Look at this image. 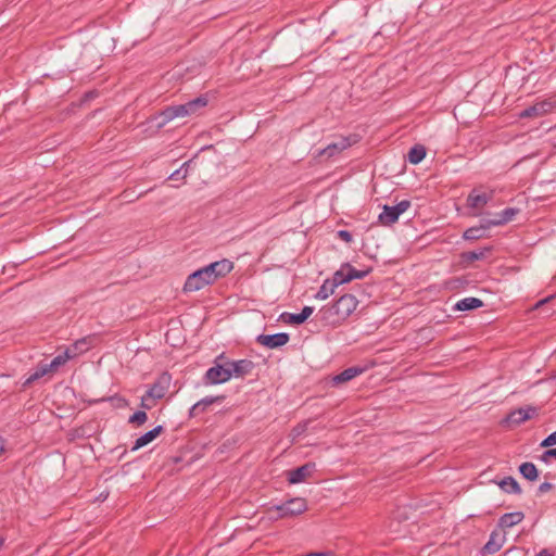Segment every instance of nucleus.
Listing matches in <instances>:
<instances>
[{
    "mask_svg": "<svg viewBox=\"0 0 556 556\" xmlns=\"http://www.w3.org/2000/svg\"><path fill=\"white\" fill-rule=\"evenodd\" d=\"M498 486L506 493L519 494L521 493V489L513 477H506L500 482H497Z\"/></svg>",
    "mask_w": 556,
    "mask_h": 556,
    "instance_id": "24",
    "label": "nucleus"
},
{
    "mask_svg": "<svg viewBox=\"0 0 556 556\" xmlns=\"http://www.w3.org/2000/svg\"><path fill=\"white\" fill-rule=\"evenodd\" d=\"M552 458L556 459V447L546 450L541 456V460L544 463H548Z\"/></svg>",
    "mask_w": 556,
    "mask_h": 556,
    "instance_id": "37",
    "label": "nucleus"
},
{
    "mask_svg": "<svg viewBox=\"0 0 556 556\" xmlns=\"http://www.w3.org/2000/svg\"><path fill=\"white\" fill-rule=\"evenodd\" d=\"M518 213H519L518 208H514V207L505 208L504 211L498 213L502 217V220H498L496 224H507V223L511 222Z\"/></svg>",
    "mask_w": 556,
    "mask_h": 556,
    "instance_id": "31",
    "label": "nucleus"
},
{
    "mask_svg": "<svg viewBox=\"0 0 556 556\" xmlns=\"http://www.w3.org/2000/svg\"><path fill=\"white\" fill-rule=\"evenodd\" d=\"M536 556H555V555L553 553L548 552L547 549H543Z\"/></svg>",
    "mask_w": 556,
    "mask_h": 556,
    "instance_id": "41",
    "label": "nucleus"
},
{
    "mask_svg": "<svg viewBox=\"0 0 556 556\" xmlns=\"http://www.w3.org/2000/svg\"><path fill=\"white\" fill-rule=\"evenodd\" d=\"M504 542H505L504 535H501L496 532H492L490 535V539L486 542V544L484 545L483 549L488 554H495L496 552H498L502 548V546L504 545Z\"/></svg>",
    "mask_w": 556,
    "mask_h": 556,
    "instance_id": "19",
    "label": "nucleus"
},
{
    "mask_svg": "<svg viewBox=\"0 0 556 556\" xmlns=\"http://www.w3.org/2000/svg\"><path fill=\"white\" fill-rule=\"evenodd\" d=\"M523 519V514L520 511L516 513H508L501 517L500 519V526L503 528H511L519 522H521Z\"/></svg>",
    "mask_w": 556,
    "mask_h": 556,
    "instance_id": "23",
    "label": "nucleus"
},
{
    "mask_svg": "<svg viewBox=\"0 0 556 556\" xmlns=\"http://www.w3.org/2000/svg\"><path fill=\"white\" fill-rule=\"evenodd\" d=\"M493 199V191L473 189L467 197L466 204L471 216H480L482 208Z\"/></svg>",
    "mask_w": 556,
    "mask_h": 556,
    "instance_id": "5",
    "label": "nucleus"
},
{
    "mask_svg": "<svg viewBox=\"0 0 556 556\" xmlns=\"http://www.w3.org/2000/svg\"><path fill=\"white\" fill-rule=\"evenodd\" d=\"M315 471V464L307 463L301 467L288 471V481L291 484L304 482Z\"/></svg>",
    "mask_w": 556,
    "mask_h": 556,
    "instance_id": "12",
    "label": "nucleus"
},
{
    "mask_svg": "<svg viewBox=\"0 0 556 556\" xmlns=\"http://www.w3.org/2000/svg\"><path fill=\"white\" fill-rule=\"evenodd\" d=\"M426 156V149L421 144L414 146L408 152V161L412 164L420 163Z\"/></svg>",
    "mask_w": 556,
    "mask_h": 556,
    "instance_id": "26",
    "label": "nucleus"
},
{
    "mask_svg": "<svg viewBox=\"0 0 556 556\" xmlns=\"http://www.w3.org/2000/svg\"><path fill=\"white\" fill-rule=\"evenodd\" d=\"M410 206L408 200H403L396 205H384L382 212L379 214V222L384 226H390L397 222L400 215L405 213Z\"/></svg>",
    "mask_w": 556,
    "mask_h": 556,
    "instance_id": "6",
    "label": "nucleus"
},
{
    "mask_svg": "<svg viewBox=\"0 0 556 556\" xmlns=\"http://www.w3.org/2000/svg\"><path fill=\"white\" fill-rule=\"evenodd\" d=\"M358 301L353 294L342 295L333 305L321 309L324 318L331 324L345 320L357 307Z\"/></svg>",
    "mask_w": 556,
    "mask_h": 556,
    "instance_id": "3",
    "label": "nucleus"
},
{
    "mask_svg": "<svg viewBox=\"0 0 556 556\" xmlns=\"http://www.w3.org/2000/svg\"><path fill=\"white\" fill-rule=\"evenodd\" d=\"M170 380L172 379L168 374H162L141 397V407L144 409H151L157 400L163 399L168 391Z\"/></svg>",
    "mask_w": 556,
    "mask_h": 556,
    "instance_id": "4",
    "label": "nucleus"
},
{
    "mask_svg": "<svg viewBox=\"0 0 556 556\" xmlns=\"http://www.w3.org/2000/svg\"><path fill=\"white\" fill-rule=\"evenodd\" d=\"M207 104V100L203 97L195 98L185 104L172 105L162 111L157 116L152 118L157 128L163 127L177 117H185L195 114L200 109Z\"/></svg>",
    "mask_w": 556,
    "mask_h": 556,
    "instance_id": "2",
    "label": "nucleus"
},
{
    "mask_svg": "<svg viewBox=\"0 0 556 556\" xmlns=\"http://www.w3.org/2000/svg\"><path fill=\"white\" fill-rule=\"evenodd\" d=\"M519 471L526 479L530 481H534L538 478V469L532 463L521 464Z\"/></svg>",
    "mask_w": 556,
    "mask_h": 556,
    "instance_id": "27",
    "label": "nucleus"
},
{
    "mask_svg": "<svg viewBox=\"0 0 556 556\" xmlns=\"http://www.w3.org/2000/svg\"><path fill=\"white\" fill-rule=\"evenodd\" d=\"M224 396H206L200 401H198L189 410L190 417H195L202 413H204L211 405L216 402H222Z\"/></svg>",
    "mask_w": 556,
    "mask_h": 556,
    "instance_id": "15",
    "label": "nucleus"
},
{
    "mask_svg": "<svg viewBox=\"0 0 556 556\" xmlns=\"http://www.w3.org/2000/svg\"><path fill=\"white\" fill-rule=\"evenodd\" d=\"M256 341L268 349H277L286 345L289 342V334L279 332L275 334H260Z\"/></svg>",
    "mask_w": 556,
    "mask_h": 556,
    "instance_id": "11",
    "label": "nucleus"
},
{
    "mask_svg": "<svg viewBox=\"0 0 556 556\" xmlns=\"http://www.w3.org/2000/svg\"><path fill=\"white\" fill-rule=\"evenodd\" d=\"M231 379V374L228 368L227 362L223 364H216L205 372L206 383L218 384L227 382Z\"/></svg>",
    "mask_w": 556,
    "mask_h": 556,
    "instance_id": "9",
    "label": "nucleus"
},
{
    "mask_svg": "<svg viewBox=\"0 0 556 556\" xmlns=\"http://www.w3.org/2000/svg\"><path fill=\"white\" fill-rule=\"evenodd\" d=\"M162 431H163V427L162 426H157V427L153 428L152 430L146 432L144 434L140 435L136 440L132 450H139V448L148 445L154 439H156L161 434Z\"/></svg>",
    "mask_w": 556,
    "mask_h": 556,
    "instance_id": "17",
    "label": "nucleus"
},
{
    "mask_svg": "<svg viewBox=\"0 0 556 556\" xmlns=\"http://www.w3.org/2000/svg\"><path fill=\"white\" fill-rule=\"evenodd\" d=\"M490 249L485 248L479 251H470L464 254L466 261L473 262L481 260L485 256Z\"/></svg>",
    "mask_w": 556,
    "mask_h": 556,
    "instance_id": "32",
    "label": "nucleus"
},
{
    "mask_svg": "<svg viewBox=\"0 0 556 556\" xmlns=\"http://www.w3.org/2000/svg\"><path fill=\"white\" fill-rule=\"evenodd\" d=\"M483 302L478 298H465L456 302L454 305L455 311H471L479 308Z\"/></svg>",
    "mask_w": 556,
    "mask_h": 556,
    "instance_id": "22",
    "label": "nucleus"
},
{
    "mask_svg": "<svg viewBox=\"0 0 556 556\" xmlns=\"http://www.w3.org/2000/svg\"><path fill=\"white\" fill-rule=\"evenodd\" d=\"M551 299H552V296H547V298H545V299H543V300L539 301V302L535 304L534 308H539V307H540V306H542L543 304L547 303Z\"/></svg>",
    "mask_w": 556,
    "mask_h": 556,
    "instance_id": "40",
    "label": "nucleus"
},
{
    "mask_svg": "<svg viewBox=\"0 0 556 556\" xmlns=\"http://www.w3.org/2000/svg\"><path fill=\"white\" fill-rule=\"evenodd\" d=\"M148 416L147 413L143 410H138L134 415L130 416L129 421L132 424L141 425L146 422Z\"/></svg>",
    "mask_w": 556,
    "mask_h": 556,
    "instance_id": "33",
    "label": "nucleus"
},
{
    "mask_svg": "<svg viewBox=\"0 0 556 556\" xmlns=\"http://www.w3.org/2000/svg\"><path fill=\"white\" fill-rule=\"evenodd\" d=\"M482 220L485 224V226L488 227V229H490L492 227H497V226H503L504 225V224H495L498 220H502V217H501V215L498 213L494 214V216L492 218H483Z\"/></svg>",
    "mask_w": 556,
    "mask_h": 556,
    "instance_id": "34",
    "label": "nucleus"
},
{
    "mask_svg": "<svg viewBox=\"0 0 556 556\" xmlns=\"http://www.w3.org/2000/svg\"><path fill=\"white\" fill-rule=\"evenodd\" d=\"M337 236L348 243L352 241V235L348 230H339L337 232Z\"/></svg>",
    "mask_w": 556,
    "mask_h": 556,
    "instance_id": "38",
    "label": "nucleus"
},
{
    "mask_svg": "<svg viewBox=\"0 0 556 556\" xmlns=\"http://www.w3.org/2000/svg\"><path fill=\"white\" fill-rule=\"evenodd\" d=\"M86 345L85 341H78L72 346L67 348L63 353L65 356H68V361L79 355L84 350H86L84 346Z\"/></svg>",
    "mask_w": 556,
    "mask_h": 556,
    "instance_id": "28",
    "label": "nucleus"
},
{
    "mask_svg": "<svg viewBox=\"0 0 556 556\" xmlns=\"http://www.w3.org/2000/svg\"><path fill=\"white\" fill-rule=\"evenodd\" d=\"M233 268L232 262L229 260H220L204 266L190 274L185 282V292H195L204 287L212 285L218 278L226 276Z\"/></svg>",
    "mask_w": 556,
    "mask_h": 556,
    "instance_id": "1",
    "label": "nucleus"
},
{
    "mask_svg": "<svg viewBox=\"0 0 556 556\" xmlns=\"http://www.w3.org/2000/svg\"><path fill=\"white\" fill-rule=\"evenodd\" d=\"M556 108V98L543 99L519 113L521 118H535L551 113Z\"/></svg>",
    "mask_w": 556,
    "mask_h": 556,
    "instance_id": "7",
    "label": "nucleus"
},
{
    "mask_svg": "<svg viewBox=\"0 0 556 556\" xmlns=\"http://www.w3.org/2000/svg\"><path fill=\"white\" fill-rule=\"evenodd\" d=\"M314 312V308L311 306H304L302 312L299 314H283L282 317L286 321L294 325H300L304 323Z\"/></svg>",
    "mask_w": 556,
    "mask_h": 556,
    "instance_id": "21",
    "label": "nucleus"
},
{
    "mask_svg": "<svg viewBox=\"0 0 556 556\" xmlns=\"http://www.w3.org/2000/svg\"><path fill=\"white\" fill-rule=\"evenodd\" d=\"M488 227L483 223V220H480V224L478 226L470 227L465 230L463 238L465 240H478L481 238L486 237Z\"/></svg>",
    "mask_w": 556,
    "mask_h": 556,
    "instance_id": "18",
    "label": "nucleus"
},
{
    "mask_svg": "<svg viewBox=\"0 0 556 556\" xmlns=\"http://www.w3.org/2000/svg\"><path fill=\"white\" fill-rule=\"evenodd\" d=\"M534 413L535 408L533 407L519 408L509 414L507 421L510 424L520 425L521 422L530 419Z\"/></svg>",
    "mask_w": 556,
    "mask_h": 556,
    "instance_id": "16",
    "label": "nucleus"
},
{
    "mask_svg": "<svg viewBox=\"0 0 556 556\" xmlns=\"http://www.w3.org/2000/svg\"><path fill=\"white\" fill-rule=\"evenodd\" d=\"M553 445H556V431L551 433L547 438H545L541 442V446L542 447H549V446H553Z\"/></svg>",
    "mask_w": 556,
    "mask_h": 556,
    "instance_id": "36",
    "label": "nucleus"
},
{
    "mask_svg": "<svg viewBox=\"0 0 556 556\" xmlns=\"http://www.w3.org/2000/svg\"><path fill=\"white\" fill-rule=\"evenodd\" d=\"M336 288H337V286L334 285L332 279L325 280L324 283L321 285V287L319 288L318 292L316 293V299H318V300L328 299L331 294L334 293Z\"/></svg>",
    "mask_w": 556,
    "mask_h": 556,
    "instance_id": "25",
    "label": "nucleus"
},
{
    "mask_svg": "<svg viewBox=\"0 0 556 556\" xmlns=\"http://www.w3.org/2000/svg\"><path fill=\"white\" fill-rule=\"evenodd\" d=\"M553 485L552 483L549 482H543L540 486H539V492L540 493H546L548 492L549 490H552Z\"/></svg>",
    "mask_w": 556,
    "mask_h": 556,
    "instance_id": "39",
    "label": "nucleus"
},
{
    "mask_svg": "<svg viewBox=\"0 0 556 556\" xmlns=\"http://www.w3.org/2000/svg\"><path fill=\"white\" fill-rule=\"evenodd\" d=\"M351 146V140L346 137L339 138L337 141L328 144L319 152L320 156L332 157Z\"/></svg>",
    "mask_w": 556,
    "mask_h": 556,
    "instance_id": "14",
    "label": "nucleus"
},
{
    "mask_svg": "<svg viewBox=\"0 0 556 556\" xmlns=\"http://www.w3.org/2000/svg\"><path fill=\"white\" fill-rule=\"evenodd\" d=\"M368 274L367 270H357L350 264H344L332 276V281L337 287L350 282L353 279H363Z\"/></svg>",
    "mask_w": 556,
    "mask_h": 556,
    "instance_id": "8",
    "label": "nucleus"
},
{
    "mask_svg": "<svg viewBox=\"0 0 556 556\" xmlns=\"http://www.w3.org/2000/svg\"><path fill=\"white\" fill-rule=\"evenodd\" d=\"M227 364H228L229 371L231 374V378L232 377H236V378L243 377V376L248 375L253 368V363L248 359H240V361H236V362L227 361Z\"/></svg>",
    "mask_w": 556,
    "mask_h": 556,
    "instance_id": "13",
    "label": "nucleus"
},
{
    "mask_svg": "<svg viewBox=\"0 0 556 556\" xmlns=\"http://www.w3.org/2000/svg\"><path fill=\"white\" fill-rule=\"evenodd\" d=\"M276 509L279 511L280 517H287L304 513L307 509V505L304 498L296 497L277 506Z\"/></svg>",
    "mask_w": 556,
    "mask_h": 556,
    "instance_id": "10",
    "label": "nucleus"
},
{
    "mask_svg": "<svg viewBox=\"0 0 556 556\" xmlns=\"http://www.w3.org/2000/svg\"><path fill=\"white\" fill-rule=\"evenodd\" d=\"M3 450H4L3 440L0 437V455L2 454Z\"/></svg>",
    "mask_w": 556,
    "mask_h": 556,
    "instance_id": "42",
    "label": "nucleus"
},
{
    "mask_svg": "<svg viewBox=\"0 0 556 556\" xmlns=\"http://www.w3.org/2000/svg\"><path fill=\"white\" fill-rule=\"evenodd\" d=\"M188 166H189V162L184 163V164H182V166H181L179 169L175 170V172L170 175V177H169V178H170V179H177V178H179V177H180V178H185V177L187 176V173H188V170H187V167H188Z\"/></svg>",
    "mask_w": 556,
    "mask_h": 556,
    "instance_id": "35",
    "label": "nucleus"
},
{
    "mask_svg": "<svg viewBox=\"0 0 556 556\" xmlns=\"http://www.w3.org/2000/svg\"><path fill=\"white\" fill-rule=\"evenodd\" d=\"M68 361V356H65L64 353L59 354L55 356L51 363L45 364L50 372H54L58 370L60 366H63Z\"/></svg>",
    "mask_w": 556,
    "mask_h": 556,
    "instance_id": "29",
    "label": "nucleus"
},
{
    "mask_svg": "<svg viewBox=\"0 0 556 556\" xmlns=\"http://www.w3.org/2000/svg\"><path fill=\"white\" fill-rule=\"evenodd\" d=\"M47 374H51L45 364L40 365L25 381V384H30L31 382L40 379Z\"/></svg>",
    "mask_w": 556,
    "mask_h": 556,
    "instance_id": "30",
    "label": "nucleus"
},
{
    "mask_svg": "<svg viewBox=\"0 0 556 556\" xmlns=\"http://www.w3.org/2000/svg\"><path fill=\"white\" fill-rule=\"evenodd\" d=\"M363 371H364V369L361 367H350V368L344 369L339 375H336L332 378V381L334 384L344 383V382H348V381L352 380L353 378L357 377Z\"/></svg>",
    "mask_w": 556,
    "mask_h": 556,
    "instance_id": "20",
    "label": "nucleus"
}]
</instances>
